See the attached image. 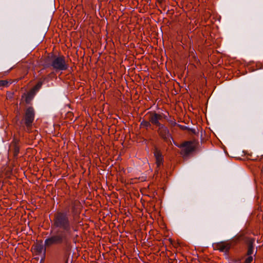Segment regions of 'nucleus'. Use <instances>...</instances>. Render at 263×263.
Instances as JSON below:
<instances>
[{"mask_svg":"<svg viewBox=\"0 0 263 263\" xmlns=\"http://www.w3.org/2000/svg\"><path fill=\"white\" fill-rule=\"evenodd\" d=\"M52 58V67L56 71H64L68 68V65L66 63L64 56L53 55Z\"/></svg>","mask_w":263,"mask_h":263,"instance_id":"2","label":"nucleus"},{"mask_svg":"<svg viewBox=\"0 0 263 263\" xmlns=\"http://www.w3.org/2000/svg\"><path fill=\"white\" fill-rule=\"evenodd\" d=\"M179 148L182 149L181 154L184 156H187L190 153L194 151L195 147L191 141H185L180 144H175Z\"/></svg>","mask_w":263,"mask_h":263,"instance_id":"4","label":"nucleus"},{"mask_svg":"<svg viewBox=\"0 0 263 263\" xmlns=\"http://www.w3.org/2000/svg\"><path fill=\"white\" fill-rule=\"evenodd\" d=\"M158 127H159L158 132L160 136L164 139H167L170 136L168 128L164 124Z\"/></svg>","mask_w":263,"mask_h":263,"instance_id":"7","label":"nucleus"},{"mask_svg":"<svg viewBox=\"0 0 263 263\" xmlns=\"http://www.w3.org/2000/svg\"><path fill=\"white\" fill-rule=\"evenodd\" d=\"M188 131L191 132L192 134H193L194 135L197 134L196 130V129L195 128H190V129L188 130Z\"/></svg>","mask_w":263,"mask_h":263,"instance_id":"18","label":"nucleus"},{"mask_svg":"<svg viewBox=\"0 0 263 263\" xmlns=\"http://www.w3.org/2000/svg\"><path fill=\"white\" fill-rule=\"evenodd\" d=\"M237 260H235L234 259H232L230 263H236Z\"/></svg>","mask_w":263,"mask_h":263,"instance_id":"22","label":"nucleus"},{"mask_svg":"<svg viewBox=\"0 0 263 263\" xmlns=\"http://www.w3.org/2000/svg\"><path fill=\"white\" fill-rule=\"evenodd\" d=\"M235 260H237V262L236 263H243V262H242L241 261V259H240V258H238V259H234Z\"/></svg>","mask_w":263,"mask_h":263,"instance_id":"20","label":"nucleus"},{"mask_svg":"<svg viewBox=\"0 0 263 263\" xmlns=\"http://www.w3.org/2000/svg\"><path fill=\"white\" fill-rule=\"evenodd\" d=\"M261 174H263V170H262V169L261 170Z\"/></svg>","mask_w":263,"mask_h":263,"instance_id":"23","label":"nucleus"},{"mask_svg":"<svg viewBox=\"0 0 263 263\" xmlns=\"http://www.w3.org/2000/svg\"><path fill=\"white\" fill-rule=\"evenodd\" d=\"M72 225L69 214L66 211H58L53 216L51 220L50 236L45 240L47 247L52 245L59 246L63 253V259L68 262L67 255L71 249Z\"/></svg>","mask_w":263,"mask_h":263,"instance_id":"1","label":"nucleus"},{"mask_svg":"<svg viewBox=\"0 0 263 263\" xmlns=\"http://www.w3.org/2000/svg\"><path fill=\"white\" fill-rule=\"evenodd\" d=\"M154 155L156 160V163L158 167L160 166V165L163 162V157L161 153L158 151H156Z\"/></svg>","mask_w":263,"mask_h":263,"instance_id":"9","label":"nucleus"},{"mask_svg":"<svg viewBox=\"0 0 263 263\" xmlns=\"http://www.w3.org/2000/svg\"><path fill=\"white\" fill-rule=\"evenodd\" d=\"M162 116V118L163 117L165 119H166L167 121L168 120L167 118V116L164 115H161Z\"/></svg>","mask_w":263,"mask_h":263,"instance_id":"21","label":"nucleus"},{"mask_svg":"<svg viewBox=\"0 0 263 263\" xmlns=\"http://www.w3.org/2000/svg\"><path fill=\"white\" fill-rule=\"evenodd\" d=\"M162 118V116L161 115L156 112H152L148 116V120L149 122L157 127L160 126V125L162 124L159 122V120H160Z\"/></svg>","mask_w":263,"mask_h":263,"instance_id":"5","label":"nucleus"},{"mask_svg":"<svg viewBox=\"0 0 263 263\" xmlns=\"http://www.w3.org/2000/svg\"><path fill=\"white\" fill-rule=\"evenodd\" d=\"M141 125H143V126L146 127V128H147L148 127H151V124L150 123L149 121H147L143 120L141 122Z\"/></svg>","mask_w":263,"mask_h":263,"instance_id":"13","label":"nucleus"},{"mask_svg":"<svg viewBox=\"0 0 263 263\" xmlns=\"http://www.w3.org/2000/svg\"><path fill=\"white\" fill-rule=\"evenodd\" d=\"M36 93L31 89L26 95L25 99L26 103H30V102L33 99Z\"/></svg>","mask_w":263,"mask_h":263,"instance_id":"10","label":"nucleus"},{"mask_svg":"<svg viewBox=\"0 0 263 263\" xmlns=\"http://www.w3.org/2000/svg\"><path fill=\"white\" fill-rule=\"evenodd\" d=\"M167 121L172 126H175L177 124L175 121L173 119H168Z\"/></svg>","mask_w":263,"mask_h":263,"instance_id":"17","label":"nucleus"},{"mask_svg":"<svg viewBox=\"0 0 263 263\" xmlns=\"http://www.w3.org/2000/svg\"><path fill=\"white\" fill-rule=\"evenodd\" d=\"M34 110L32 107H28L25 111L24 118L21 121L22 124H24L28 128L32 126L34 119Z\"/></svg>","mask_w":263,"mask_h":263,"instance_id":"3","label":"nucleus"},{"mask_svg":"<svg viewBox=\"0 0 263 263\" xmlns=\"http://www.w3.org/2000/svg\"><path fill=\"white\" fill-rule=\"evenodd\" d=\"M8 82L5 80H0V86H7Z\"/></svg>","mask_w":263,"mask_h":263,"instance_id":"16","label":"nucleus"},{"mask_svg":"<svg viewBox=\"0 0 263 263\" xmlns=\"http://www.w3.org/2000/svg\"><path fill=\"white\" fill-rule=\"evenodd\" d=\"M253 260V257L252 256H249L243 263H251Z\"/></svg>","mask_w":263,"mask_h":263,"instance_id":"15","label":"nucleus"},{"mask_svg":"<svg viewBox=\"0 0 263 263\" xmlns=\"http://www.w3.org/2000/svg\"><path fill=\"white\" fill-rule=\"evenodd\" d=\"M48 60H47L45 62V63L43 64V66H44V69H46V68H49L51 66H52V65H51V62H49L48 61Z\"/></svg>","mask_w":263,"mask_h":263,"instance_id":"14","label":"nucleus"},{"mask_svg":"<svg viewBox=\"0 0 263 263\" xmlns=\"http://www.w3.org/2000/svg\"><path fill=\"white\" fill-rule=\"evenodd\" d=\"M216 247L220 252L227 253L230 249L231 244L224 241H220L216 243Z\"/></svg>","mask_w":263,"mask_h":263,"instance_id":"6","label":"nucleus"},{"mask_svg":"<svg viewBox=\"0 0 263 263\" xmlns=\"http://www.w3.org/2000/svg\"><path fill=\"white\" fill-rule=\"evenodd\" d=\"M43 81H40L36 85L32 88L31 90L34 92L35 93H36L41 88L43 84Z\"/></svg>","mask_w":263,"mask_h":263,"instance_id":"12","label":"nucleus"},{"mask_svg":"<svg viewBox=\"0 0 263 263\" xmlns=\"http://www.w3.org/2000/svg\"><path fill=\"white\" fill-rule=\"evenodd\" d=\"M254 249V241H249V242L248 243V251H247V255L248 256H251V255H252L253 254Z\"/></svg>","mask_w":263,"mask_h":263,"instance_id":"11","label":"nucleus"},{"mask_svg":"<svg viewBox=\"0 0 263 263\" xmlns=\"http://www.w3.org/2000/svg\"><path fill=\"white\" fill-rule=\"evenodd\" d=\"M46 247H48L46 246L45 244L43 245L42 243L37 244L35 246V250L36 252L42 256V260H43L46 256Z\"/></svg>","mask_w":263,"mask_h":263,"instance_id":"8","label":"nucleus"},{"mask_svg":"<svg viewBox=\"0 0 263 263\" xmlns=\"http://www.w3.org/2000/svg\"><path fill=\"white\" fill-rule=\"evenodd\" d=\"M179 126H180L182 129H187L188 130L190 129V128L187 126H182L180 125Z\"/></svg>","mask_w":263,"mask_h":263,"instance_id":"19","label":"nucleus"}]
</instances>
